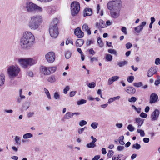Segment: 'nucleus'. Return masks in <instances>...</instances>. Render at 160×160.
<instances>
[{"mask_svg":"<svg viewBox=\"0 0 160 160\" xmlns=\"http://www.w3.org/2000/svg\"><path fill=\"white\" fill-rule=\"evenodd\" d=\"M157 70L154 68H151L148 71L147 76L148 77L152 76L153 74L156 73Z\"/></svg>","mask_w":160,"mask_h":160,"instance_id":"obj_17","label":"nucleus"},{"mask_svg":"<svg viewBox=\"0 0 160 160\" xmlns=\"http://www.w3.org/2000/svg\"><path fill=\"white\" fill-rule=\"evenodd\" d=\"M76 91L71 92L70 93V96L71 97L74 96L76 94Z\"/></svg>","mask_w":160,"mask_h":160,"instance_id":"obj_61","label":"nucleus"},{"mask_svg":"<svg viewBox=\"0 0 160 160\" xmlns=\"http://www.w3.org/2000/svg\"><path fill=\"white\" fill-rule=\"evenodd\" d=\"M82 30L83 31L87 32L88 35H90L91 33L90 29L89 28L88 25L86 24H84L83 25Z\"/></svg>","mask_w":160,"mask_h":160,"instance_id":"obj_18","label":"nucleus"},{"mask_svg":"<svg viewBox=\"0 0 160 160\" xmlns=\"http://www.w3.org/2000/svg\"><path fill=\"white\" fill-rule=\"evenodd\" d=\"M114 152L112 150H109L108 151V157L110 158L113 154Z\"/></svg>","mask_w":160,"mask_h":160,"instance_id":"obj_46","label":"nucleus"},{"mask_svg":"<svg viewBox=\"0 0 160 160\" xmlns=\"http://www.w3.org/2000/svg\"><path fill=\"white\" fill-rule=\"evenodd\" d=\"M92 14V9L89 8H87L84 10L83 16L84 17L86 16H90Z\"/></svg>","mask_w":160,"mask_h":160,"instance_id":"obj_14","label":"nucleus"},{"mask_svg":"<svg viewBox=\"0 0 160 160\" xmlns=\"http://www.w3.org/2000/svg\"><path fill=\"white\" fill-rule=\"evenodd\" d=\"M48 80L49 82H52L55 81V78L54 76H51L48 78Z\"/></svg>","mask_w":160,"mask_h":160,"instance_id":"obj_39","label":"nucleus"},{"mask_svg":"<svg viewBox=\"0 0 160 160\" xmlns=\"http://www.w3.org/2000/svg\"><path fill=\"white\" fill-rule=\"evenodd\" d=\"M87 124V122L84 120H82L81 121L79 122V125L80 126H81V127L83 126L86 125Z\"/></svg>","mask_w":160,"mask_h":160,"instance_id":"obj_42","label":"nucleus"},{"mask_svg":"<svg viewBox=\"0 0 160 160\" xmlns=\"http://www.w3.org/2000/svg\"><path fill=\"white\" fill-rule=\"evenodd\" d=\"M128 63V62L126 61L118 62L117 63L118 65L120 67L124 66Z\"/></svg>","mask_w":160,"mask_h":160,"instance_id":"obj_24","label":"nucleus"},{"mask_svg":"<svg viewBox=\"0 0 160 160\" xmlns=\"http://www.w3.org/2000/svg\"><path fill=\"white\" fill-rule=\"evenodd\" d=\"M91 61L92 62L93 61H95L96 62L98 61V59L97 57L91 58H90Z\"/></svg>","mask_w":160,"mask_h":160,"instance_id":"obj_60","label":"nucleus"},{"mask_svg":"<svg viewBox=\"0 0 160 160\" xmlns=\"http://www.w3.org/2000/svg\"><path fill=\"white\" fill-rule=\"evenodd\" d=\"M108 52L111 54H113L114 55L117 56V52L116 50L113 49H108Z\"/></svg>","mask_w":160,"mask_h":160,"instance_id":"obj_33","label":"nucleus"},{"mask_svg":"<svg viewBox=\"0 0 160 160\" xmlns=\"http://www.w3.org/2000/svg\"><path fill=\"white\" fill-rule=\"evenodd\" d=\"M74 34L79 38H81L84 36L83 32L81 30L80 28L78 27L76 28L74 31Z\"/></svg>","mask_w":160,"mask_h":160,"instance_id":"obj_12","label":"nucleus"},{"mask_svg":"<svg viewBox=\"0 0 160 160\" xmlns=\"http://www.w3.org/2000/svg\"><path fill=\"white\" fill-rule=\"evenodd\" d=\"M100 158V155H96L92 158V160H98Z\"/></svg>","mask_w":160,"mask_h":160,"instance_id":"obj_63","label":"nucleus"},{"mask_svg":"<svg viewBox=\"0 0 160 160\" xmlns=\"http://www.w3.org/2000/svg\"><path fill=\"white\" fill-rule=\"evenodd\" d=\"M140 27V25H139L138 27H135L134 28L135 31L137 33H140L143 30V29H140L141 28H139Z\"/></svg>","mask_w":160,"mask_h":160,"instance_id":"obj_44","label":"nucleus"},{"mask_svg":"<svg viewBox=\"0 0 160 160\" xmlns=\"http://www.w3.org/2000/svg\"><path fill=\"white\" fill-rule=\"evenodd\" d=\"M113 82V81L112 79V78H110L108 80V84L109 85H110Z\"/></svg>","mask_w":160,"mask_h":160,"instance_id":"obj_56","label":"nucleus"},{"mask_svg":"<svg viewBox=\"0 0 160 160\" xmlns=\"http://www.w3.org/2000/svg\"><path fill=\"white\" fill-rule=\"evenodd\" d=\"M87 101L86 100L82 99L78 101L77 102V104L78 105H82L86 103Z\"/></svg>","mask_w":160,"mask_h":160,"instance_id":"obj_30","label":"nucleus"},{"mask_svg":"<svg viewBox=\"0 0 160 160\" xmlns=\"http://www.w3.org/2000/svg\"><path fill=\"white\" fill-rule=\"evenodd\" d=\"M112 79L113 82L115 81L118 80L119 79V77L117 76H114L111 78Z\"/></svg>","mask_w":160,"mask_h":160,"instance_id":"obj_51","label":"nucleus"},{"mask_svg":"<svg viewBox=\"0 0 160 160\" xmlns=\"http://www.w3.org/2000/svg\"><path fill=\"white\" fill-rule=\"evenodd\" d=\"M126 92L130 94H133L136 92V89L132 87L128 86L126 88Z\"/></svg>","mask_w":160,"mask_h":160,"instance_id":"obj_15","label":"nucleus"},{"mask_svg":"<svg viewBox=\"0 0 160 160\" xmlns=\"http://www.w3.org/2000/svg\"><path fill=\"white\" fill-rule=\"evenodd\" d=\"M106 59L108 61H111L112 59V56L109 54L106 55Z\"/></svg>","mask_w":160,"mask_h":160,"instance_id":"obj_31","label":"nucleus"},{"mask_svg":"<svg viewBox=\"0 0 160 160\" xmlns=\"http://www.w3.org/2000/svg\"><path fill=\"white\" fill-rule=\"evenodd\" d=\"M97 42L99 46L102 48L104 46L103 43L102 42V40L100 38H97Z\"/></svg>","mask_w":160,"mask_h":160,"instance_id":"obj_27","label":"nucleus"},{"mask_svg":"<svg viewBox=\"0 0 160 160\" xmlns=\"http://www.w3.org/2000/svg\"><path fill=\"white\" fill-rule=\"evenodd\" d=\"M132 46V44L130 42H128L126 44V48L128 49L130 48Z\"/></svg>","mask_w":160,"mask_h":160,"instance_id":"obj_53","label":"nucleus"},{"mask_svg":"<svg viewBox=\"0 0 160 160\" xmlns=\"http://www.w3.org/2000/svg\"><path fill=\"white\" fill-rule=\"evenodd\" d=\"M140 116L142 118H147V115L146 114L144 113V112H142L141 113L140 115Z\"/></svg>","mask_w":160,"mask_h":160,"instance_id":"obj_57","label":"nucleus"},{"mask_svg":"<svg viewBox=\"0 0 160 160\" xmlns=\"http://www.w3.org/2000/svg\"><path fill=\"white\" fill-rule=\"evenodd\" d=\"M96 26L98 28L100 29L106 27V25L104 21L102 20H100L99 23H96Z\"/></svg>","mask_w":160,"mask_h":160,"instance_id":"obj_16","label":"nucleus"},{"mask_svg":"<svg viewBox=\"0 0 160 160\" xmlns=\"http://www.w3.org/2000/svg\"><path fill=\"white\" fill-rule=\"evenodd\" d=\"M155 64L156 65H159L160 64V59L158 58H157L155 60Z\"/></svg>","mask_w":160,"mask_h":160,"instance_id":"obj_59","label":"nucleus"},{"mask_svg":"<svg viewBox=\"0 0 160 160\" xmlns=\"http://www.w3.org/2000/svg\"><path fill=\"white\" fill-rule=\"evenodd\" d=\"M124 148V147L123 146H118L117 147V150L118 151H121Z\"/></svg>","mask_w":160,"mask_h":160,"instance_id":"obj_62","label":"nucleus"},{"mask_svg":"<svg viewBox=\"0 0 160 160\" xmlns=\"http://www.w3.org/2000/svg\"><path fill=\"white\" fill-rule=\"evenodd\" d=\"M85 128H86V127H84V128H81V129H78V133L79 134H82L83 132V131H84V129H85Z\"/></svg>","mask_w":160,"mask_h":160,"instance_id":"obj_58","label":"nucleus"},{"mask_svg":"<svg viewBox=\"0 0 160 160\" xmlns=\"http://www.w3.org/2000/svg\"><path fill=\"white\" fill-rule=\"evenodd\" d=\"M121 30L125 35H127V29L125 27H123L121 29Z\"/></svg>","mask_w":160,"mask_h":160,"instance_id":"obj_52","label":"nucleus"},{"mask_svg":"<svg viewBox=\"0 0 160 160\" xmlns=\"http://www.w3.org/2000/svg\"><path fill=\"white\" fill-rule=\"evenodd\" d=\"M93 42L92 40H88L86 42V44L88 46H89L92 43H93Z\"/></svg>","mask_w":160,"mask_h":160,"instance_id":"obj_54","label":"nucleus"},{"mask_svg":"<svg viewBox=\"0 0 160 160\" xmlns=\"http://www.w3.org/2000/svg\"><path fill=\"white\" fill-rule=\"evenodd\" d=\"M159 114V111L158 109H155L151 115V120L153 121L157 120L158 118Z\"/></svg>","mask_w":160,"mask_h":160,"instance_id":"obj_10","label":"nucleus"},{"mask_svg":"<svg viewBox=\"0 0 160 160\" xmlns=\"http://www.w3.org/2000/svg\"><path fill=\"white\" fill-rule=\"evenodd\" d=\"M137 98L135 97H132L128 99L129 102H135L137 101Z\"/></svg>","mask_w":160,"mask_h":160,"instance_id":"obj_41","label":"nucleus"},{"mask_svg":"<svg viewBox=\"0 0 160 160\" xmlns=\"http://www.w3.org/2000/svg\"><path fill=\"white\" fill-rule=\"evenodd\" d=\"M25 104H26V106H25L24 105H23V107L24 109L27 110L29 106V103L28 102H26Z\"/></svg>","mask_w":160,"mask_h":160,"instance_id":"obj_55","label":"nucleus"},{"mask_svg":"<svg viewBox=\"0 0 160 160\" xmlns=\"http://www.w3.org/2000/svg\"><path fill=\"white\" fill-rule=\"evenodd\" d=\"M35 40L34 36L32 32L28 31L25 32L20 40L21 48L24 50H30L33 47Z\"/></svg>","mask_w":160,"mask_h":160,"instance_id":"obj_1","label":"nucleus"},{"mask_svg":"<svg viewBox=\"0 0 160 160\" xmlns=\"http://www.w3.org/2000/svg\"><path fill=\"white\" fill-rule=\"evenodd\" d=\"M121 3L120 0H112L108 3L107 8L110 10V16L112 18L116 19L119 16Z\"/></svg>","mask_w":160,"mask_h":160,"instance_id":"obj_2","label":"nucleus"},{"mask_svg":"<svg viewBox=\"0 0 160 160\" xmlns=\"http://www.w3.org/2000/svg\"><path fill=\"white\" fill-rule=\"evenodd\" d=\"M73 117V114L72 112H68L64 116V118L65 119H69Z\"/></svg>","mask_w":160,"mask_h":160,"instance_id":"obj_23","label":"nucleus"},{"mask_svg":"<svg viewBox=\"0 0 160 160\" xmlns=\"http://www.w3.org/2000/svg\"><path fill=\"white\" fill-rule=\"evenodd\" d=\"M98 125V123L96 122H93L91 124V127H92L93 129H95L97 128Z\"/></svg>","mask_w":160,"mask_h":160,"instance_id":"obj_36","label":"nucleus"},{"mask_svg":"<svg viewBox=\"0 0 160 160\" xmlns=\"http://www.w3.org/2000/svg\"><path fill=\"white\" fill-rule=\"evenodd\" d=\"M96 146L95 143H92V142L86 145V147L89 148H93Z\"/></svg>","mask_w":160,"mask_h":160,"instance_id":"obj_29","label":"nucleus"},{"mask_svg":"<svg viewBox=\"0 0 160 160\" xmlns=\"http://www.w3.org/2000/svg\"><path fill=\"white\" fill-rule=\"evenodd\" d=\"M95 86L96 84L93 82L89 83L88 85V87L91 88H94L95 87Z\"/></svg>","mask_w":160,"mask_h":160,"instance_id":"obj_47","label":"nucleus"},{"mask_svg":"<svg viewBox=\"0 0 160 160\" xmlns=\"http://www.w3.org/2000/svg\"><path fill=\"white\" fill-rule=\"evenodd\" d=\"M54 97L55 99H60V95L58 92H56L54 94Z\"/></svg>","mask_w":160,"mask_h":160,"instance_id":"obj_45","label":"nucleus"},{"mask_svg":"<svg viewBox=\"0 0 160 160\" xmlns=\"http://www.w3.org/2000/svg\"><path fill=\"white\" fill-rule=\"evenodd\" d=\"M134 79V78L133 76H129L128 77L127 80L128 82L131 83L133 82Z\"/></svg>","mask_w":160,"mask_h":160,"instance_id":"obj_37","label":"nucleus"},{"mask_svg":"<svg viewBox=\"0 0 160 160\" xmlns=\"http://www.w3.org/2000/svg\"><path fill=\"white\" fill-rule=\"evenodd\" d=\"M128 129L130 132H132L134 131L135 129L134 127L131 124H129L127 127Z\"/></svg>","mask_w":160,"mask_h":160,"instance_id":"obj_40","label":"nucleus"},{"mask_svg":"<svg viewBox=\"0 0 160 160\" xmlns=\"http://www.w3.org/2000/svg\"><path fill=\"white\" fill-rule=\"evenodd\" d=\"M89 53L90 54H91L92 55H94L95 53V51L93 50L92 49H90L89 51Z\"/></svg>","mask_w":160,"mask_h":160,"instance_id":"obj_64","label":"nucleus"},{"mask_svg":"<svg viewBox=\"0 0 160 160\" xmlns=\"http://www.w3.org/2000/svg\"><path fill=\"white\" fill-rule=\"evenodd\" d=\"M58 20L57 18L53 19L51 23L49 28V32L51 36L53 38H56L58 34L57 24Z\"/></svg>","mask_w":160,"mask_h":160,"instance_id":"obj_4","label":"nucleus"},{"mask_svg":"<svg viewBox=\"0 0 160 160\" xmlns=\"http://www.w3.org/2000/svg\"><path fill=\"white\" fill-rule=\"evenodd\" d=\"M134 86L136 87H140L142 85V82H135L133 83Z\"/></svg>","mask_w":160,"mask_h":160,"instance_id":"obj_43","label":"nucleus"},{"mask_svg":"<svg viewBox=\"0 0 160 160\" xmlns=\"http://www.w3.org/2000/svg\"><path fill=\"white\" fill-rule=\"evenodd\" d=\"M135 121L137 123H138V127L139 128L143 124L144 120L140 118H137L136 119Z\"/></svg>","mask_w":160,"mask_h":160,"instance_id":"obj_22","label":"nucleus"},{"mask_svg":"<svg viewBox=\"0 0 160 160\" xmlns=\"http://www.w3.org/2000/svg\"><path fill=\"white\" fill-rule=\"evenodd\" d=\"M28 13H33L40 10V7L36 4L30 1L26 2V6L24 7Z\"/></svg>","mask_w":160,"mask_h":160,"instance_id":"obj_7","label":"nucleus"},{"mask_svg":"<svg viewBox=\"0 0 160 160\" xmlns=\"http://www.w3.org/2000/svg\"><path fill=\"white\" fill-rule=\"evenodd\" d=\"M80 10L79 3L76 1L73 2L71 5V14L72 16H74L78 14Z\"/></svg>","mask_w":160,"mask_h":160,"instance_id":"obj_8","label":"nucleus"},{"mask_svg":"<svg viewBox=\"0 0 160 160\" xmlns=\"http://www.w3.org/2000/svg\"><path fill=\"white\" fill-rule=\"evenodd\" d=\"M45 58L48 63H52L55 61V54L53 52H49L45 55Z\"/></svg>","mask_w":160,"mask_h":160,"instance_id":"obj_9","label":"nucleus"},{"mask_svg":"<svg viewBox=\"0 0 160 160\" xmlns=\"http://www.w3.org/2000/svg\"><path fill=\"white\" fill-rule=\"evenodd\" d=\"M47 11L49 14L53 13L55 12L54 8L53 6H48L47 8Z\"/></svg>","mask_w":160,"mask_h":160,"instance_id":"obj_21","label":"nucleus"},{"mask_svg":"<svg viewBox=\"0 0 160 160\" xmlns=\"http://www.w3.org/2000/svg\"><path fill=\"white\" fill-rule=\"evenodd\" d=\"M70 88L69 86H67L63 90L64 93L66 94L67 93L68 91L69 90Z\"/></svg>","mask_w":160,"mask_h":160,"instance_id":"obj_49","label":"nucleus"},{"mask_svg":"<svg viewBox=\"0 0 160 160\" xmlns=\"http://www.w3.org/2000/svg\"><path fill=\"white\" fill-rule=\"evenodd\" d=\"M124 138V137L123 136H120L119 138V143L121 145H124L125 143L123 140Z\"/></svg>","mask_w":160,"mask_h":160,"instance_id":"obj_34","label":"nucleus"},{"mask_svg":"<svg viewBox=\"0 0 160 160\" xmlns=\"http://www.w3.org/2000/svg\"><path fill=\"white\" fill-rule=\"evenodd\" d=\"M141 146L140 144L136 143L133 144L132 146V148L136 149L137 150H139L141 148Z\"/></svg>","mask_w":160,"mask_h":160,"instance_id":"obj_35","label":"nucleus"},{"mask_svg":"<svg viewBox=\"0 0 160 160\" xmlns=\"http://www.w3.org/2000/svg\"><path fill=\"white\" fill-rule=\"evenodd\" d=\"M154 84L156 86L160 84V77H158L157 79L155 81Z\"/></svg>","mask_w":160,"mask_h":160,"instance_id":"obj_48","label":"nucleus"},{"mask_svg":"<svg viewBox=\"0 0 160 160\" xmlns=\"http://www.w3.org/2000/svg\"><path fill=\"white\" fill-rule=\"evenodd\" d=\"M18 61L21 67L24 68H27L36 63L35 60L31 58H19Z\"/></svg>","mask_w":160,"mask_h":160,"instance_id":"obj_5","label":"nucleus"},{"mask_svg":"<svg viewBox=\"0 0 160 160\" xmlns=\"http://www.w3.org/2000/svg\"><path fill=\"white\" fill-rule=\"evenodd\" d=\"M32 137V134L30 133H28L24 135L23 136V138L24 139H28Z\"/></svg>","mask_w":160,"mask_h":160,"instance_id":"obj_28","label":"nucleus"},{"mask_svg":"<svg viewBox=\"0 0 160 160\" xmlns=\"http://www.w3.org/2000/svg\"><path fill=\"white\" fill-rule=\"evenodd\" d=\"M40 26V15H37L30 17L28 24V27L32 30H37Z\"/></svg>","mask_w":160,"mask_h":160,"instance_id":"obj_3","label":"nucleus"},{"mask_svg":"<svg viewBox=\"0 0 160 160\" xmlns=\"http://www.w3.org/2000/svg\"><path fill=\"white\" fill-rule=\"evenodd\" d=\"M158 96L155 93H152L150 96L149 102L152 104L157 102L158 101Z\"/></svg>","mask_w":160,"mask_h":160,"instance_id":"obj_11","label":"nucleus"},{"mask_svg":"<svg viewBox=\"0 0 160 160\" xmlns=\"http://www.w3.org/2000/svg\"><path fill=\"white\" fill-rule=\"evenodd\" d=\"M65 57L67 59H69L71 57L72 53L69 51H67L65 52Z\"/></svg>","mask_w":160,"mask_h":160,"instance_id":"obj_25","label":"nucleus"},{"mask_svg":"<svg viewBox=\"0 0 160 160\" xmlns=\"http://www.w3.org/2000/svg\"><path fill=\"white\" fill-rule=\"evenodd\" d=\"M5 76L2 73L0 75V86H2L4 83L5 82Z\"/></svg>","mask_w":160,"mask_h":160,"instance_id":"obj_20","label":"nucleus"},{"mask_svg":"<svg viewBox=\"0 0 160 160\" xmlns=\"http://www.w3.org/2000/svg\"><path fill=\"white\" fill-rule=\"evenodd\" d=\"M20 69L18 66L12 65L8 67V72L9 78L11 79L18 76Z\"/></svg>","mask_w":160,"mask_h":160,"instance_id":"obj_6","label":"nucleus"},{"mask_svg":"<svg viewBox=\"0 0 160 160\" xmlns=\"http://www.w3.org/2000/svg\"><path fill=\"white\" fill-rule=\"evenodd\" d=\"M137 132L138 133H140V135L141 136V137H144L145 136V133L144 132L143 130L139 129H138L137 130Z\"/></svg>","mask_w":160,"mask_h":160,"instance_id":"obj_38","label":"nucleus"},{"mask_svg":"<svg viewBox=\"0 0 160 160\" xmlns=\"http://www.w3.org/2000/svg\"><path fill=\"white\" fill-rule=\"evenodd\" d=\"M84 41L82 39H78L76 42V46L77 48L81 47L84 43Z\"/></svg>","mask_w":160,"mask_h":160,"instance_id":"obj_19","label":"nucleus"},{"mask_svg":"<svg viewBox=\"0 0 160 160\" xmlns=\"http://www.w3.org/2000/svg\"><path fill=\"white\" fill-rule=\"evenodd\" d=\"M56 67L55 66L48 67L49 71L50 72V74L56 71Z\"/></svg>","mask_w":160,"mask_h":160,"instance_id":"obj_26","label":"nucleus"},{"mask_svg":"<svg viewBox=\"0 0 160 160\" xmlns=\"http://www.w3.org/2000/svg\"><path fill=\"white\" fill-rule=\"evenodd\" d=\"M146 24V22H143L142 23L141 25H140V27H139V28H141L140 29L141 30V29H143V27L145 26Z\"/></svg>","mask_w":160,"mask_h":160,"instance_id":"obj_50","label":"nucleus"},{"mask_svg":"<svg viewBox=\"0 0 160 160\" xmlns=\"http://www.w3.org/2000/svg\"><path fill=\"white\" fill-rule=\"evenodd\" d=\"M20 138L19 137L17 136H16L15 138V141L16 143L18 145H20L21 144V141H20Z\"/></svg>","mask_w":160,"mask_h":160,"instance_id":"obj_32","label":"nucleus"},{"mask_svg":"<svg viewBox=\"0 0 160 160\" xmlns=\"http://www.w3.org/2000/svg\"><path fill=\"white\" fill-rule=\"evenodd\" d=\"M41 71L45 75L50 74V72L49 71L48 68L43 66H41Z\"/></svg>","mask_w":160,"mask_h":160,"instance_id":"obj_13","label":"nucleus"}]
</instances>
